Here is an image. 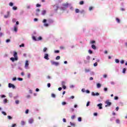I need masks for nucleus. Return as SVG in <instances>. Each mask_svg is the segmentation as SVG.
Returning <instances> with one entry per match:
<instances>
[{
  "mask_svg": "<svg viewBox=\"0 0 127 127\" xmlns=\"http://www.w3.org/2000/svg\"><path fill=\"white\" fill-rule=\"evenodd\" d=\"M105 104H106V105H105L106 108H107V107H111V106L112 105V103L110 102V100H109L106 101Z\"/></svg>",
  "mask_w": 127,
  "mask_h": 127,
  "instance_id": "nucleus-1",
  "label": "nucleus"
},
{
  "mask_svg": "<svg viewBox=\"0 0 127 127\" xmlns=\"http://www.w3.org/2000/svg\"><path fill=\"white\" fill-rule=\"evenodd\" d=\"M51 63L52 64V65H55V66H58L59 65V63L54 61H51Z\"/></svg>",
  "mask_w": 127,
  "mask_h": 127,
  "instance_id": "nucleus-2",
  "label": "nucleus"
},
{
  "mask_svg": "<svg viewBox=\"0 0 127 127\" xmlns=\"http://www.w3.org/2000/svg\"><path fill=\"white\" fill-rule=\"evenodd\" d=\"M53 7L56 11H57L58 10V9L59 8V6L57 4H55L53 6Z\"/></svg>",
  "mask_w": 127,
  "mask_h": 127,
  "instance_id": "nucleus-3",
  "label": "nucleus"
},
{
  "mask_svg": "<svg viewBox=\"0 0 127 127\" xmlns=\"http://www.w3.org/2000/svg\"><path fill=\"white\" fill-rule=\"evenodd\" d=\"M8 87L9 88H12V89H15V86L14 85L11 84V83H9L8 84Z\"/></svg>",
  "mask_w": 127,
  "mask_h": 127,
  "instance_id": "nucleus-4",
  "label": "nucleus"
},
{
  "mask_svg": "<svg viewBox=\"0 0 127 127\" xmlns=\"http://www.w3.org/2000/svg\"><path fill=\"white\" fill-rule=\"evenodd\" d=\"M49 56L48 54H45L44 56V59H46V60H49Z\"/></svg>",
  "mask_w": 127,
  "mask_h": 127,
  "instance_id": "nucleus-5",
  "label": "nucleus"
},
{
  "mask_svg": "<svg viewBox=\"0 0 127 127\" xmlns=\"http://www.w3.org/2000/svg\"><path fill=\"white\" fill-rule=\"evenodd\" d=\"M91 95H92V96H99V95H100V94H99V93H98V92H96V93H95V92H92Z\"/></svg>",
  "mask_w": 127,
  "mask_h": 127,
  "instance_id": "nucleus-6",
  "label": "nucleus"
},
{
  "mask_svg": "<svg viewBox=\"0 0 127 127\" xmlns=\"http://www.w3.org/2000/svg\"><path fill=\"white\" fill-rule=\"evenodd\" d=\"M40 12V9H37L36 10V15L37 16H38L39 15V12Z\"/></svg>",
  "mask_w": 127,
  "mask_h": 127,
  "instance_id": "nucleus-7",
  "label": "nucleus"
},
{
  "mask_svg": "<svg viewBox=\"0 0 127 127\" xmlns=\"http://www.w3.org/2000/svg\"><path fill=\"white\" fill-rule=\"evenodd\" d=\"M34 122V120L32 118H31L28 120V122L29 124H33Z\"/></svg>",
  "mask_w": 127,
  "mask_h": 127,
  "instance_id": "nucleus-8",
  "label": "nucleus"
},
{
  "mask_svg": "<svg viewBox=\"0 0 127 127\" xmlns=\"http://www.w3.org/2000/svg\"><path fill=\"white\" fill-rule=\"evenodd\" d=\"M10 60L12 62H14V61H17L18 58H11Z\"/></svg>",
  "mask_w": 127,
  "mask_h": 127,
  "instance_id": "nucleus-9",
  "label": "nucleus"
},
{
  "mask_svg": "<svg viewBox=\"0 0 127 127\" xmlns=\"http://www.w3.org/2000/svg\"><path fill=\"white\" fill-rule=\"evenodd\" d=\"M102 106H103V104H102V103H100L97 105V107H99V110H102V109H103V107H102Z\"/></svg>",
  "mask_w": 127,
  "mask_h": 127,
  "instance_id": "nucleus-10",
  "label": "nucleus"
},
{
  "mask_svg": "<svg viewBox=\"0 0 127 127\" xmlns=\"http://www.w3.org/2000/svg\"><path fill=\"white\" fill-rule=\"evenodd\" d=\"M9 11L7 12V15H4V18H7V17H9Z\"/></svg>",
  "mask_w": 127,
  "mask_h": 127,
  "instance_id": "nucleus-11",
  "label": "nucleus"
},
{
  "mask_svg": "<svg viewBox=\"0 0 127 127\" xmlns=\"http://www.w3.org/2000/svg\"><path fill=\"white\" fill-rule=\"evenodd\" d=\"M29 66V64L28 63V61H26L25 67H28Z\"/></svg>",
  "mask_w": 127,
  "mask_h": 127,
  "instance_id": "nucleus-12",
  "label": "nucleus"
},
{
  "mask_svg": "<svg viewBox=\"0 0 127 127\" xmlns=\"http://www.w3.org/2000/svg\"><path fill=\"white\" fill-rule=\"evenodd\" d=\"M13 57L15 58H17V53L16 52H14L13 54Z\"/></svg>",
  "mask_w": 127,
  "mask_h": 127,
  "instance_id": "nucleus-13",
  "label": "nucleus"
},
{
  "mask_svg": "<svg viewBox=\"0 0 127 127\" xmlns=\"http://www.w3.org/2000/svg\"><path fill=\"white\" fill-rule=\"evenodd\" d=\"M42 14L43 15H45V14H46V10H43L42 11Z\"/></svg>",
  "mask_w": 127,
  "mask_h": 127,
  "instance_id": "nucleus-14",
  "label": "nucleus"
},
{
  "mask_svg": "<svg viewBox=\"0 0 127 127\" xmlns=\"http://www.w3.org/2000/svg\"><path fill=\"white\" fill-rule=\"evenodd\" d=\"M91 48H92V49H94V50H96L97 49V47L95 45H92L91 46Z\"/></svg>",
  "mask_w": 127,
  "mask_h": 127,
  "instance_id": "nucleus-15",
  "label": "nucleus"
},
{
  "mask_svg": "<svg viewBox=\"0 0 127 127\" xmlns=\"http://www.w3.org/2000/svg\"><path fill=\"white\" fill-rule=\"evenodd\" d=\"M63 6H64V7H67V6H68V5H69V4H68V3H64L63 4Z\"/></svg>",
  "mask_w": 127,
  "mask_h": 127,
  "instance_id": "nucleus-16",
  "label": "nucleus"
},
{
  "mask_svg": "<svg viewBox=\"0 0 127 127\" xmlns=\"http://www.w3.org/2000/svg\"><path fill=\"white\" fill-rule=\"evenodd\" d=\"M40 40H42V37L41 36H40L37 39V41H40Z\"/></svg>",
  "mask_w": 127,
  "mask_h": 127,
  "instance_id": "nucleus-17",
  "label": "nucleus"
},
{
  "mask_svg": "<svg viewBox=\"0 0 127 127\" xmlns=\"http://www.w3.org/2000/svg\"><path fill=\"white\" fill-rule=\"evenodd\" d=\"M116 21H117V22H118V23H120V22H121V20H120L119 19V18H116Z\"/></svg>",
  "mask_w": 127,
  "mask_h": 127,
  "instance_id": "nucleus-18",
  "label": "nucleus"
},
{
  "mask_svg": "<svg viewBox=\"0 0 127 127\" xmlns=\"http://www.w3.org/2000/svg\"><path fill=\"white\" fill-rule=\"evenodd\" d=\"M85 73H88V72H90V69L85 68Z\"/></svg>",
  "mask_w": 127,
  "mask_h": 127,
  "instance_id": "nucleus-19",
  "label": "nucleus"
},
{
  "mask_svg": "<svg viewBox=\"0 0 127 127\" xmlns=\"http://www.w3.org/2000/svg\"><path fill=\"white\" fill-rule=\"evenodd\" d=\"M32 39H33V40H34L35 41H37V39H36V37H35V36H33Z\"/></svg>",
  "mask_w": 127,
  "mask_h": 127,
  "instance_id": "nucleus-20",
  "label": "nucleus"
},
{
  "mask_svg": "<svg viewBox=\"0 0 127 127\" xmlns=\"http://www.w3.org/2000/svg\"><path fill=\"white\" fill-rule=\"evenodd\" d=\"M79 4H80V5H82L84 4V1H83V0L80 1L79 2Z\"/></svg>",
  "mask_w": 127,
  "mask_h": 127,
  "instance_id": "nucleus-21",
  "label": "nucleus"
},
{
  "mask_svg": "<svg viewBox=\"0 0 127 127\" xmlns=\"http://www.w3.org/2000/svg\"><path fill=\"white\" fill-rule=\"evenodd\" d=\"M75 11L76 13H78V12H80V10H79V9H75Z\"/></svg>",
  "mask_w": 127,
  "mask_h": 127,
  "instance_id": "nucleus-22",
  "label": "nucleus"
},
{
  "mask_svg": "<svg viewBox=\"0 0 127 127\" xmlns=\"http://www.w3.org/2000/svg\"><path fill=\"white\" fill-rule=\"evenodd\" d=\"M3 103H4V104H6V103H7V99H4L3 100Z\"/></svg>",
  "mask_w": 127,
  "mask_h": 127,
  "instance_id": "nucleus-23",
  "label": "nucleus"
},
{
  "mask_svg": "<svg viewBox=\"0 0 127 127\" xmlns=\"http://www.w3.org/2000/svg\"><path fill=\"white\" fill-rule=\"evenodd\" d=\"M75 118H76V116H75V115H72L71 117V120H74V119H75Z\"/></svg>",
  "mask_w": 127,
  "mask_h": 127,
  "instance_id": "nucleus-24",
  "label": "nucleus"
},
{
  "mask_svg": "<svg viewBox=\"0 0 127 127\" xmlns=\"http://www.w3.org/2000/svg\"><path fill=\"white\" fill-rule=\"evenodd\" d=\"M14 31H15V32L17 31V27L15 26L14 27Z\"/></svg>",
  "mask_w": 127,
  "mask_h": 127,
  "instance_id": "nucleus-25",
  "label": "nucleus"
},
{
  "mask_svg": "<svg viewBox=\"0 0 127 127\" xmlns=\"http://www.w3.org/2000/svg\"><path fill=\"white\" fill-rule=\"evenodd\" d=\"M101 84H100V83H97V88H101Z\"/></svg>",
  "mask_w": 127,
  "mask_h": 127,
  "instance_id": "nucleus-26",
  "label": "nucleus"
},
{
  "mask_svg": "<svg viewBox=\"0 0 127 127\" xmlns=\"http://www.w3.org/2000/svg\"><path fill=\"white\" fill-rule=\"evenodd\" d=\"M21 125H22V126H24V125H25V122H24V121H21Z\"/></svg>",
  "mask_w": 127,
  "mask_h": 127,
  "instance_id": "nucleus-27",
  "label": "nucleus"
},
{
  "mask_svg": "<svg viewBox=\"0 0 127 127\" xmlns=\"http://www.w3.org/2000/svg\"><path fill=\"white\" fill-rule=\"evenodd\" d=\"M126 71H127V69H126V68H123V73H124V74H125L126 73Z\"/></svg>",
  "mask_w": 127,
  "mask_h": 127,
  "instance_id": "nucleus-28",
  "label": "nucleus"
},
{
  "mask_svg": "<svg viewBox=\"0 0 127 127\" xmlns=\"http://www.w3.org/2000/svg\"><path fill=\"white\" fill-rule=\"evenodd\" d=\"M88 53H89V54H93V51L91 50H89L88 51Z\"/></svg>",
  "mask_w": 127,
  "mask_h": 127,
  "instance_id": "nucleus-29",
  "label": "nucleus"
},
{
  "mask_svg": "<svg viewBox=\"0 0 127 127\" xmlns=\"http://www.w3.org/2000/svg\"><path fill=\"white\" fill-rule=\"evenodd\" d=\"M12 9H13V10H16V9H17V7L16 6H13L12 7Z\"/></svg>",
  "mask_w": 127,
  "mask_h": 127,
  "instance_id": "nucleus-30",
  "label": "nucleus"
},
{
  "mask_svg": "<svg viewBox=\"0 0 127 127\" xmlns=\"http://www.w3.org/2000/svg\"><path fill=\"white\" fill-rule=\"evenodd\" d=\"M115 62L116 63H120V60H119V59H116Z\"/></svg>",
  "mask_w": 127,
  "mask_h": 127,
  "instance_id": "nucleus-31",
  "label": "nucleus"
},
{
  "mask_svg": "<svg viewBox=\"0 0 127 127\" xmlns=\"http://www.w3.org/2000/svg\"><path fill=\"white\" fill-rule=\"evenodd\" d=\"M70 125L72 126V127H75V124L72 123V122H70Z\"/></svg>",
  "mask_w": 127,
  "mask_h": 127,
  "instance_id": "nucleus-32",
  "label": "nucleus"
},
{
  "mask_svg": "<svg viewBox=\"0 0 127 127\" xmlns=\"http://www.w3.org/2000/svg\"><path fill=\"white\" fill-rule=\"evenodd\" d=\"M47 50V48L46 47L44 48L43 49V52H46Z\"/></svg>",
  "mask_w": 127,
  "mask_h": 127,
  "instance_id": "nucleus-33",
  "label": "nucleus"
},
{
  "mask_svg": "<svg viewBox=\"0 0 127 127\" xmlns=\"http://www.w3.org/2000/svg\"><path fill=\"white\" fill-rule=\"evenodd\" d=\"M78 122H82V118L81 117H79L78 118Z\"/></svg>",
  "mask_w": 127,
  "mask_h": 127,
  "instance_id": "nucleus-34",
  "label": "nucleus"
},
{
  "mask_svg": "<svg viewBox=\"0 0 127 127\" xmlns=\"http://www.w3.org/2000/svg\"><path fill=\"white\" fill-rule=\"evenodd\" d=\"M56 60H60V56H58L56 58Z\"/></svg>",
  "mask_w": 127,
  "mask_h": 127,
  "instance_id": "nucleus-35",
  "label": "nucleus"
},
{
  "mask_svg": "<svg viewBox=\"0 0 127 127\" xmlns=\"http://www.w3.org/2000/svg\"><path fill=\"white\" fill-rule=\"evenodd\" d=\"M60 49H65V47L63 46H61L60 47Z\"/></svg>",
  "mask_w": 127,
  "mask_h": 127,
  "instance_id": "nucleus-36",
  "label": "nucleus"
},
{
  "mask_svg": "<svg viewBox=\"0 0 127 127\" xmlns=\"http://www.w3.org/2000/svg\"><path fill=\"white\" fill-rule=\"evenodd\" d=\"M15 104H16L17 105H18V104H19V100H16Z\"/></svg>",
  "mask_w": 127,
  "mask_h": 127,
  "instance_id": "nucleus-37",
  "label": "nucleus"
},
{
  "mask_svg": "<svg viewBox=\"0 0 127 127\" xmlns=\"http://www.w3.org/2000/svg\"><path fill=\"white\" fill-rule=\"evenodd\" d=\"M90 56H87V57H86V59H87V60L88 61H89V60H90Z\"/></svg>",
  "mask_w": 127,
  "mask_h": 127,
  "instance_id": "nucleus-38",
  "label": "nucleus"
},
{
  "mask_svg": "<svg viewBox=\"0 0 127 127\" xmlns=\"http://www.w3.org/2000/svg\"><path fill=\"white\" fill-rule=\"evenodd\" d=\"M7 118L8 119V120H12V117H11L10 116H8Z\"/></svg>",
  "mask_w": 127,
  "mask_h": 127,
  "instance_id": "nucleus-39",
  "label": "nucleus"
},
{
  "mask_svg": "<svg viewBox=\"0 0 127 127\" xmlns=\"http://www.w3.org/2000/svg\"><path fill=\"white\" fill-rule=\"evenodd\" d=\"M52 98H56V96L55 95V94L52 93Z\"/></svg>",
  "mask_w": 127,
  "mask_h": 127,
  "instance_id": "nucleus-40",
  "label": "nucleus"
},
{
  "mask_svg": "<svg viewBox=\"0 0 127 127\" xmlns=\"http://www.w3.org/2000/svg\"><path fill=\"white\" fill-rule=\"evenodd\" d=\"M9 5H10V6H12V5H13V3L10 2L9 3Z\"/></svg>",
  "mask_w": 127,
  "mask_h": 127,
  "instance_id": "nucleus-41",
  "label": "nucleus"
},
{
  "mask_svg": "<svg viewBox=\"0 0 127 127\" xmlns=\"http://www.w3.org/2000/svg\"><path fill=\"white\" fill-rule=\"evenodd\" d=\"M30 76H31V74L30 73H28L27 75V77L29 79L30 78Z\"/></svg>",
  "mask_w": 127,
  "mask_h": 127,
  "instance_id": "nucleus-42",
  "label": "nucleus"
},
{
  "mask_svg": "<svg viewBox=\"0 0 127 127\" xmlns=\"http://www.w3.org/2000/svg\"><path fill=\"white\" fill-rule=\"evenodd\" d=\"M93 65L94 66V67H96V66H98V63H94Z\"/></svg>",
  "mask_w": 127,
  "mask_h": 127,
  "instance_id": "nucleus-43",
  "label": "nucleus"
},
{
  "mask_svg": "<svg viewBox=\"0 0 127 127\" xmlns=\"http://www.w3.org/2000/svg\"><path fill=\"white\" fill-rule=\"evenodd\" d=\"M36 6H37V7H39L41 6V5L40 4L38 3L36 4Z\"/></svg>",
  "mask_w": 127,
  "mask_h": 127,
  "instance_id": "nucleus-44",
  "label": "nucleus"
},
{
  "mask_svg": "<svg viewBox=\"0 0 127 127\" xmlns=\"http://www.w3.org/2000/svg\"><path fill=\"white\" fill-rule=\"evenodd\" d=\"M47 86L48 88H50V87H51V84H50V83H48Z\"/></svg>",
  "mask_w": 127,
  "mask_h": 127,
  "instance_id": "nucleus-45",
  "label": "nucleus"
},
{
  "mask_svg": "<svg viewBox=\"0 0 127 127\" xmlns=\"http://www.w3.org/2000/svg\"><path fill=\"white\" fill-rule=\"evenodd\" d=\"M90 106V102H88L86 104V107H89Z\"/></svg>",
  "mask_w": 127,
  "mask_h": 127,
  "instance_id": "nucleus-46",
  "label": "nucleus"
},
{
  "mask_svg": "<svg viewBox=\"0 0 127 127\" xmlns=\"http://www.w3.org/2000/svg\"><path fill=\"white\" fill-rule=\"evenodd\" d=\"M1 113L2 114V115H4V116H6V113L3 111L1 112Z\"/></svg>",
  "mask_w": 127,
  "mask_h": 127,
  "instance_id": "nucleus-47",
  "label": "nucleus"
},
{
  "mask_svg": "<svg viewBox=\"0 0 127 127\" xmlns=\"http://www.w3.org/2000/svg\"><path fill=\"white\" fill-rule=\"evenodd\" d=\"M16 21V19L15 18H13L12 19V22H13L14 23V22H15Z\"/></svg>",
  "mask_w": 127,
  "mask_h": 127,
  "instance_id": "nucleus-48",
  "label": "nucleus"
},
{
  "mask_svg": "<svg viewBox=\"0 0 127 127\" xmlns=\"http://www.w3.org/2000/svg\"><path fill=\"white\" fill-rule=\"evenodd\" d=\"M90 43H91V44H94V43H96V41H92L90 42Z\"/></svg>",
  "mask_w": 127,
  "mask_h": 127,
  "instance_id": "nucleus-49",
  "label": "nucleus"
},
{
  "mask_svg": "<svg viewBox=\"0 0 127 127\" xmlns=\"http://www.w3.org/2000/svg\"><path fill=\"white\" fill-rule=\"evenodd\" d=\"M81 91H82V92H83V93H85L86 92V90H85L84 88H82Z\"/></svg>",
  "mask_w": 127,
  "mask_h": 127,
  "instance_id": "nucleus-50",
  "label": "nucleus"
},
{
  "mask_svg": "<svg viewBox=\"0 0 127 127\" xmlns=\"http://www.w3.org/2000/svg\"><path fill=\"white\" fill-rule=\"evenodd\" d=\"M18 80H19V81H22L23 79L22 78L19 77L18 78Z\"/></svg>",
  "mask_w": 127,
  "mask_h": 127,
  "instance_id": "nucleus-51",
  "label": "nucleus"
},
{
  "mask_svg": "<svg viewBox=\"0 0 127 127\" xmlns=\"http://www.w3.org/2000/svg\"><path fill=\"white\" fill-rule=\"evenodd\" d=\"M19 47H24V44H22L19 46Z\"/></svg>",
  "mask_w": 127,
  "mask_h": 127,
  "instance_id": "nucleus-52",
  "label": "nucleus"
},
{
  "mask_svg": "<svg viewBox=\"0 0 127 127\" xmlns=\"http://www.w3.org/2000/svg\"><path fill=\"white\" fill-rule=\"evenodd\" d=\"M46 21H47V20L45 19H44L43 20V23H46Z\"/></svg>",
  "mask_w": 127,
  "mask_h": 127,
  "instance_id": "nucleus-53",
  "label": "nucleus"
},
{
  "mask_svg": "<svg viewBox=\"0 0 127 127\" xmlns=\"http://www.w3.org/2000/svg\"><path fill=\"white\" fill-rule=\"evenodd\" d=\"M120 63H121V64H124V63H125V61L124 60H122L120 62Z\"/></svg>",
  "mask_w": 127,
  "mask_h": 127,
  "instance_id": "nucleus-54",
  "label": "nucleus"
},
{
  "mask_svg": "<svg viewBox=\"0 0 127 127\" xmlns=\"http://www.w3.org/2000/svg\"><path fill=\"white\" fill-rule=\"evenodd\" d=\"M59 52H60L59 50L55 51V53H59Z\"/></svg>",
  "mask_w": 127,
  "mask_h": 127,
  "instance_id": "nucleus-55",
  "label": "nucleus"
},
{
  "mask_svg": "<svg viewBox=\"0 0 127 127\" xmlns=\"http://www.w3.org/2000/svg\"><path fill=\"white\" fill-rule=\"evenodd\" d=\"M62 104L63 106H64V105H66V103L65 102H63Z\"/></svg>",
  "mask_w": 127,
  "mask_h": 127,
  "instance_id": "nucleus-56",
  "label": "nucleus"
},
{
  "mask_svg": "<svg viewBox=\"0 0 127 127\" xmlns=\"http://www.w3.org/2000/svg\"><path fill=\"white\" fill-rule=\"evenodd\" d=\"M117 124H120V120L119 119L116 120Z\"/></svg>",
  "mask_w": 127,
  "mask_h": 127,
  "instance_id": "nucleus-57",
  "label": "nucleus"
},
{
  "mask_svg": "<svg viewBox=\"0 0 127 127\" xmlns=\"http://www.w3.org/2000/svg\"><path fill=\"white\" fill-rule=\"evenodd\" d=\"M114 99H115V100H119V97H118V96H115V97H114Z\"/></svg>",
  "mask_w": 127,
  "mask_h": 127,
  "instance_id": "nucleus-58",
  "label": "nucleus"
},
{
  "mask_svg": "<svg viewBox=\"0 0 127 127\" xmlns=\"http://www.w3.org/2000/svg\"><path fill=\"white\" fill-rule=\"evenodd\" d=\"M64 85H65V82L64 81L62 82V85L64 86Z\"/></svg>",
  "mask_w": 127,
  "mask_h": 127,
  "instance_id": "nucleus-59",
  "label": "nucleus"
},
{
  "mask_svg": "<svg viewBox=\"0 0 127 127\" xmlns=\"http://www.w3.org/2000/svg\"><path fill=\"white\" fill-rule=\"evenodd\" d=\"M29 112V110L28 109H27L25 111V114H28V112Z\"/></svg>",
  "mask_w": 127,
  "mask_h": 127,
  "instance_id": "nucleus-60",
  "label": "nucleus"
},
{
  "mask_svg": "<svg viewBox=\"0 0 127 127\" xmlns=\"http://www.w3.org/2000/svg\"><path fill=\"white\" fill-rule=\"evenodd\" d=\"M63 121L64 123H66V119H65V118H64V119H63Z\"/></svg>",
  "mask_w": 127,
  "mask_h": 127,
  "instance_id": "nucleus-61",
  "label": "nucleus"
},
{
  "mask_svg": "<svg viewBox=\"0 0 127 127\" xmlns=\"http://www.w3.org/2000/svg\"><path fill=\"white\" fill-rule=\"evenodd\" d=\"M107 74H104V75H103V78H107Z\"/></svg>",
  "mask_w": 127,
  "mask_h": 127,
  "instance_id": "nucleus-62",
  "label": "nucleus"
},
{
  "mask_svg": "<svg viewBox=\"0 0 127 127\" xmlns=\"http://www.w3.org/2000/svg\"><path fill=\"white\" fill-rule=\"evenodd\" d=\"M44 25V26H48L49 25L48 23H45Z\"/></svg>",
  "mask_w": 127,
  "mask_h": 127,
  "instance_id": "nucleus-63",
  "label": "nucleus"
},
{
  "mask_svg": "<svg viewBox=\"0 0 127 127\" xmlns=\"http://www.w3.org/2000/svg\"><path fill=\"white\" fill-rule=\"evenodd\" d=\"M16 126V124H12L11 127H14Z\"/></svg>",
  "mask_w": 127,
  "mask_h": 127,
  "instance_id": "nucleus-64",
  "label": "nucleus"
}]
</instances>
